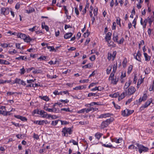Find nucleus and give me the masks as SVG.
I'll list each match as a JSON object with an SVG mask.
<instances>
[{
  "mask_svg": "<svg viewBox=\"0 0 154 154\" xmlns=\"http://www.w3.org/2000/svg\"><path fill=\"white\" fill-rule=\"evenodd\" d=\"M110 80L111 81V83L114 85H116L118 81V79L116 77L115 79L114 78H113L111 79Z\"/></svg>",
  "mask_w": 154,
  "mask_h": 154,
  "instance_id": "25",
  "label": "nucleus"
},
{
  "mask_svg": "<svg viewBox=\"0 0 154 154\" xmlns=\"http://www.w3.org/2000/svg\"><path fill=\"white\" fill-rule=\"evenodd\" d=\"M114 120L113 118H110L103 122L101 125L100 128L101 129H104L107 127L108 125Z\"/></svg>",
  "mask_w": 154,
  "mask_h": 154,
  "instance_id": "2",
  "label": "nucleus"
},
{
  "mask_svg": "<svg viewBox=\"0 0 154 154\" xmlns=\"http://www.w3.org/2000/svg\"><path fill=\"white\" fill-rule=\"evenodd\" d=\"M22 80H21L20 79L16 78L14 81V83H18L19 84H21V82H22Z\"/></svg>",
  "mask_w": 154,
  "mask_h": 154,
  "instance_id": "31",
  "label": "nucleus"
},
{
  "mask_svg": "<svg viewBox=\"0 0 154 154\" xmlns=\"http://www.w3.org/2000/svg\"><path fill=\"white\" fill-rule=\"evenodd\" d=\"M128 148L130 149H136V150L137 149V147L133 145H131L129 146L128 147Z\"/></svg>",
  "mask_w": 154,
  "mask_h": 154,
  "instance_id": "35",
  "label": "nucleus"
},
{
  "mask_svg": "<svg viewBox=\"0 0 154 154\" xmlns=\"http://www.w3.org/2000/svg\"><path fill=\"white\" fill-rule=\"evenodd\" d=\"M1 114L4 116H6V110L5 106H1L0 107V114Z\"/></svg>",
  "mask_w": 154,
  "mask_h": 154,
  "instance_id": "7",
  "label": "nucleus"
},
{
  "mask_svg": "<svg viewBox=\"0 0 154 154\" xmlns=\"http://www.w3.org/2000/svg\"><path fill=\"white\" fill-rule=\"evenodd\" d=\"M125 92H123L121 94L120 96L119 95V98H118L119 101H120V100H122V99H123V98H124L125 97Z\"/></svg>",
  "mask_w": 154,
  "mask_h": 154,
  "instance_id": "27",
  "label": "nucleus"
},
{
  "mask_svg": "<svg viewBox=\"0 0 154 154\" xmlns=\"http://www.w3.org/2000/svg\"><path fill=\"white\" fill-rule=\"evenodd\" d=\"M112 115H113L112 114H110L109 113H104L100 115L98 118H106V117H109L111 116H112Z\"/></svg>",
  "mask_w": 154,
  "mask_h": 154,
  "instance_id": "9",
  "label": "nucleus"
},
{
  "mask_svg": "<svg viewBox=\"0 0 154 154\" xmlns=\"http://www.w3.org/2000/svg\"><path fill=\"white\" fill-rule=\"evenodd\" d=\"M100 94L99 93H89L88 95V97H91V96H94V97H99L100 95Z\"/></svg>",
  "mask_w": 154,
  "mask_h": 154,
  "instance_id": "19",
  "label": "nucleus"
},
{
  "mask_svg": "<svg viewBox=\"0 0 154 154\" xmlns=\"http://www.w3.org/2000/svg\"><path fill=\"white\" fill-rule=\"evenodd\" d=\"M124 41V39L122 37L119 41L117 42V43L119 44H122L123 43Z\"/></svg>",
  "mask_w": 154,
  "mask_h": 154,
  "instance_id": "42",
  "label": "nucleus"
},
{
  "mask_svg": "<svg viewBox=\"0 0 154 154\" xmlns=\"http://www.w3.org/2000/svg\"><path fill=\"white\" fill-rule=\"evenodd\" d=\"M136 145L138 147V150L140 153H142L143 152H146L149 149L147 147H145L143 145L139 144L137 143H136Z\"/></svg>",
  "mask_w": 154,
  "mask_h": 154,
  "instance_id": "4",
  "label": "nucleus"
},
{
  "mask_svg": "<svg viewBox=\"0 0 154 154\" xmlns=\"http://www.w3.org/2000/svg\"><path fill=\"white\" fill-rule=\"evenodd\" d=\"M45 122L44 120L42 121H34V123L35 124H37L38 125H43L44 123Z\"/></svg>",
  "mask_w": 154,
  "mask_h": 154,
  "instance_id": "26",
  "label": "nucleus"
},
{
  "mask_svg": "<svg viewBox=\"0 0 154 154\" xmlns=\"http://www.w3.org/2000/svg\"><path fill=\"white\" fill-rule=\"evenodd\" d=\"M79 123L82 125H85L88 124V121L83 122L80 121Z\"/></svg>",
  "mask_w": 154,
  "mask_h": 154,
  "instance_id": "39",
  "label": "nucleus"
},
{
  "mask_svg": "<svg viewBox=\"0 0 154 154\" xmlns=\"http://www.w3.org/2000/svg\"><path fill=\"white\" fill-rule=\"evenodd\" d=\"M60 120H56L54 121H53L52 122L51 125L55 126L57 124L58 122Z\"/></svg>",
  "mask_w": 154,
  "mask_h": 154,
  "instance_id": "38",
  "label": "nucleus"
},
{
  "mask_svg": "<svg viewBox=\"0 0 154 154\" xmlns=\"http://www.w3.org/2000/svg\"><path fill=\"white\" fill-rule=\"evenodd\" d=\"M112 142H115L116 143H120L123 142L122 139V138H119V139L114 138L111 140Z\"/></svg>",
  "mask_w": 154,
  "mask_h": 154,
  "instance_id": "15",
  "label": "nucleus"
},
{
  "mask_svg": "<svg viewBox=\"0 0 154 154\" xmlns=\"http://www.w3.org/2000/svg\"><path fill=\"white\" fill-rule=\"evenodd\" d=\"M72 34L71 32L66 33L64 35V38L66 39H68L72 36Z\"/></svg>",
  "mask_w": 154,
  "mask_h": 154,
  "instance_id": "17",
  "label": "nucleus"
},
{
  "mask_svg": "<svg viewBox=\"0 0 154 154\" xmlns=\"http://www.w3.org/2000/svg\"><path fill=\"white\" fill-rule=\"evenodd\" d=\"M147 97L146 94H144L143 97H140L139 99V102L140 103L142 101H145Z\"/></svg>",
  "mask_w": 154,
  "mask_h": 154,
  "instance_id": "10",
  "label": "nucleus"
},
{
  "mask_svg": "<svg viewBox=\"0 0 154 154\" xmlns=\"http://www.w3.org/2000/svg\"><path fill=\"white\" fill-rule=\"evenodd\" d=\"M92 65L91 63H89L83 66L82 67L83 68L86 69L91 67Z\"/></svg>",
  "mask_w": 154,
  "mask_h": 154,
  "instance_id": "32",
  "label": "nucleus"
},
{
  "mask_svg": "<svg viewBox=\"0 0 154 154\" xmlns=\"http://www.w3.org/2000/svg\"><path fill=\"white\" fill-rule=\"evenodd\" d=\"M147 20L149 24H150V25H151L152 22H153V20L149 18V17L147 18Z\"/></svg>",
  "mask_w": 154,
  "mask_h": 154,
  "instance_id": "59",
  "label": "nucleus"
},
{
  "mask_svg": "<svg viewBox=\"0 0 154 154\" xmlns=\"http://www.w3.org/2000/svg\"><path fill=\"white\" fill-rule=\"evenodd\" d=\"M131 82L129 80L128 82H126L125 85L124 87V89H128V88L131 85Z\"/></svg>",
  "mask_w": 154,
  "mask_h": 154,
  "instance_id": "29",
  "label": "nucleus"
},
{
  "mask_svg": "<svg viewBox=\"0 0 154 154\" xmlns=\"http://www.w3.org/2000/svg\"><path fill=\"white\" fill-rule=\"evenodd\" d=\"M135 54H134L135 58L137 60L140 62H141V58H140V57L141 56V54L140 51H139L137 52V53L136 54V55H135Z\"/></svg>",
  "mask_w": 154,
  "mask_h": 154,
  "instance_id": "6",
  "label": "nucleus"
},
{
  "mask_svg": "<svg viewBox=\"0 0 154 154\" xmlns=\"http://www.w3.org/2000/svg\"><path fill=\"white\" fill-rule=\"evenodd\" d=\"M66 131H67V133H68L69 134H71L72 133V130L71 128L66 127Z\"/></svg>",
  "mask_w": 154,
  "mask_h": 154,
  "instance_id": "33",
  "label": "nucleus"
},
{
  "mask_svg": "<svg viewBox=\"0 0 154 154\" xmlns=\"http://www.w3.org/2000/svg\"><path fill=\"white\" fill-rule=\"evenodd\" d=\"M14 116L15 118L20 119L23 121H26L27 120V119L25 117H23L19 115H14Z\"/></svg>",
  "mask_w": 154,
  "mask_h": 154,
  "instance_id": "12",
  "label": "nucleus"
},
{
  "mask_svg": "<svg viewBox=\"0 0 154 154\" xmlns=\"http://www.w3.org/2000/svg\"><path fill=\"white\" fill-rule=\"evenodd\" d=\"M39 114L42 116V117L43 118L46 117L47 115V113L43 110H41L39 112Z\"/></svg>",
  "mask_w": 154,
  "mask_h": 154,
  "instance_id": "16",
  "label": "nucleus"
},
{
  "mask_svg": "<svg viewBox=\"0 0 154 154\" xmlns=\"http://www.w3.org/2000/svg\"><path fill=\"white\" fill-rule=\"evenodd\" d=\"M24 58V56H20L19 57L16 58V59L18 60H24L25 59H26V57H25V58Z\"/></svg>",
  "mask_w": 154,
  "mask_h": 154,
  "instance_id": "34",
  "label": "nucleus"
},
{
  "mask_svg": "<svg viewBox=\"0 0 154 154\" xmlns=\"http://www.w3.org/2000/svg\"><path fill=\"white\" fill-rule=\"evenodd\" d=\"M62 132V133L63 136H66L67 137L68 136L67 131L66 130V127H65L63 129Z\"/></svg>",
  "mask_w": 154,
  "mask_h": 154,
  "instance_id": "18",
  "label": "nucleus"
},
{
  "mask_svg": "<svg viewBox=\"0 0 154 154\" xmlns=\"http://www.w3.org/2000/svg\"><path fill=\"white\" fill-rule=\"evenodd\" d=\"M98 9L97 8L94 9V16H96L97 14Z\"/></svg>",
  "mask_w": 154,
  "mask_h": 154,
  "instance_id": "62",
  "label": "nucleus"
},
{
  "mask_svg": "<svg viewBox=\"0 0 154 154\" xmlns=\"http://www.w3.org/2000/svg\"><path fill=\"white\" fill-rule=\"evenodd\" d=\"M52 110L53 112H54L55 113H58L59 112V109H57L54 107L52 109Z\"/></svg>",
  "mask_w": 154,
  "mask_h": 154,
  "instance_id": "47",
  "label": "nucleus"
},
{
  "mask_svg": "<svg viewBox=\"0 0 154 154\" xmlns=\"http://www.w3.org/2000/svg\"><path fill=\"white\" fill-rule=\"evenodd\" d=\"M81 85L77 86L73 88V90H81Z\"/></svg>",
  "mask_w": 154,
  "mask_h": 154,
  "instance_id": "58",
  "label": "nucleus"
},
{
  "mask_svg": "<svg viewBox=\"0 0 154 154\" xmlns=\"http://www.w3.org/2000/svg\"><path fill=\"white\" fill-rule=\"evenodd\" d=\"M53 94L55 95H60V94H61V95L62 94V92H59L58 91H57V90H55L53 92Z\"/></svg>",
  "mask_w": 154,
  "mask_h": 154,
  "instance_id": "49",
  "label": "nucleus"
},
{
  "mask_svg": "<svg viewBox=\"0 0 154 154\" xmlns=\"http://www.w3.org/2000/svg\"><path fill=\"white\" fill-rule=\"evenodd\" d=\"M102 145H103V146L104 147H108V148H111L112 147H113L112 146V144L109 145L108 144H103Z\"/></svg>",
  "mask_w": 154,
  "mask_h": 154,
  "instance_id": "41",
  "label": "nucleus"
},
{
  "mask_svg": "<svg viewBox=\"0 0 154 154\" xmlns=\"http://www.w3.org/2000/svg\"><path fill=\"white\" fill-rule=\"evenodd\" d=\"M47 57L45 56H41L38 59L42 60H45L46 59Z\"/></svg>",
  "mask_w": 154,
  "mask_h": 154,
  "instance_id": "52",
  "label": "nucleus"
},
{
  "mask_svg": "<svg viewBox=\"0 0 154 154\" xmlns=\"http://www.w3.org/2000/svg\"><path fill=\"white\" fill-rule=\"evenodd\" d=\"M116 51L113 52L112 54V60H114L115 57L116 56Z\"/></svg>",
  "mask_w": 154,
  "mask_h": 154,
  "instance_id": "46",
  "label": "nucleus"
},
{
  "mask_svg": "<svg viewBox=\"0 0 154 154\" xmlns=\"http://www.w3.org/2000/svg\"><path fill=\"white\" fill-rule=\"evenodd\" d=\"M88 79H84L81 80L79 81V82L81 83H84L85 82H87L88 81Z\"/></svg>",
  "mask_w": 154,
  "mask_h": 154,
  "instance_id": "54",
  "label": "nucleus"
},
{
  "mask_svg": "<svg viewBox=\"0 0 154 154\" xmlns=\"http://www.w3.org/2000/svg\"><path fill=\"white\" fill-rule=\"evenodd\" d=\"M117 62L113 65L112 71L116 72L117 68Z\"/></svg>",
  "mask_w": 154,
  "mask_h": 154,
  "instance_id": "37",
  "label": "nucleus"
},
{
  "mask_svg": "<svg viewBox=\"0 0 154 154\" xmlns=\"http://www.w3.org/2000/svg\"><path fill=\"white\" fill-rule=\"evenodd\" d=\"M112 54L111 53H108L107 59L109 60H110L111 59Z\"/></svg>",
  "mask_w": 154,
  "mask_h": 154,
  "instance_id": "53",
  "label": "nucleus"
},
{
  "mask_svg": "<svg viewBox=\"0 0 154 154\" xmlns=\"http://www.w3.org/2000/svg\"><path fill=\"white\" fill-rule=\"evenodd\" d=\"M1 13L5 15L9 14L10 10L9 8H2L1 9Z\"/></svg>",
  "mask_w": 154,
  "mask_h": 154,
  "instance_id": "5",
  "label": "nucleus"
},
{
  "mask_svg": "<svg viewBox=\"0 0 154 154\" xmlns=\"http://www.w3.org/2000/svg\"><path fill=\"white\" fill-rule=\"evenodd\" d=\"M46 47L48 49H49L50 51H53L54 50V48L53 46H50L46 45Z\"/></svg>",
  "mask_w": 154,
  "mask_h": 154,
  "instance_id": "45",
  "label": "nucleus"
},
{
  "mask_svg": "<svg viewBox=\"0 0 154 154\" xmlns=\"http://www.w3.org/2000/svg\"><path fill=\"white\" fill-rule=\"evenodd\" d=\"M126 109L127 110V111H128V116H129V115H130V114H131L133 112H134V111L133 110H129L128 109Z\"/></svg>",
  "mask_w": 154,
  "mask_h": 154,
  "instance_id": "64",
  "label": "nucleus"
},
{
  "mask_svg": "<svg viewBox=\"0 0 154 154\" xmlns=\"http://www.w3.org/2000/svg\"><path fill=\"white\" fill-rule=\"evenodd\" d=\"M152 101V99L151 98L148 100L146 102L145 104L143 106H142L141 108H146L149 106L150 104Z\"/></svg>",
  "mask_w": 154,
  "mask_h": 154,
  "instance_id": "8",
  "label": "nucleus"
},
{
  "mask_svg": "<svg viewBox=\"0 0 154 154\" xmlns=\"http://www.w3.org/2000/svg\"><path fill=\"white\" fill-rule=\"evenodd\" d=\"M61 110L62 111H65L66 112H71L72 111L70 110L69 109V108H62L61 109Z\"/></svg>",
  "mask_w": 154,
  "mask_h": 154,
  "instance_id": "51",
  "label": "nucleus"
},
{
  "mask_svg": "<svg viewBox=\"0 0 154 154\" xmlns=\"http://www.w3.org/2000/svg\"><path fill=\"white\" fill-rule=\"evenodd\" d=\"M17 36L18 38L23 39L24 41L26 42H29L32 40L31 38L29 35H26L24 34L21 33H18Z\"/></svg>",
  "mask_w": 154,
  "mask_h": 154,
  "instance_id": "1",
  "label": "nucleus"
},
{
  "mask_svg": "<svg viewBox=\"0 0 154 154\" xmlns=\"http://www.w3.org/2000/svg\"><path fill=\"white\" fill-rule=\"evenodd\" d=\"M127 63V60L126 59H125L122 62V65L124 67H125L126 66V63Z\"/></svg>",
  "mask_w": 154,
  "mask_h": 154,
  "instance_id": "40",
  "label": "nucleus"
},
{
  "mask_svg": "<svg viewBox=\"0 0 154 154\" xmlns=\"http://www.w3.org/2000/svg\"><path fill=\"white\" fill-rule=\"evenodd\" d=\"M127 110L126 109L122 111V115L123 116H128V112L127 111Z\"/></svg>",
  "mask_w": 154,
  "mask_h": 154,
  "instance_id": "28",
  "label": "nucleus"
},
{
  "mask_svg": "<svg viewBox=\"0 0 154 154\" xmlns=\"http://www.w3.org/2000/svg\"><path fill=\"white\" fill-rule=\"evenodd\" d=\"M116 72H113L112 71V72L111 73L109 78V80H110L113 78H114V74Z\"/></svg>",
  "mask_w": 154,
  "mask_h": 154,
  "instance_id": "30",
  "label": "nucleus"
},
{
  "mask_svg": "<svg viewBox=\"0 0 154 154\" xmlns=\"http://www.w3.org/2000/svg\"><path fill=\"white\" fill-rule=\"evenodd\" d=\"M32 72L33 74H38L42 73V71L40 69H33Z\"/></svg>",
  "mask_w": 154,
  "mask_h": 154,
  "instance_id": "21",
  "label": "nucleus"
},
{
  "mask_svg": "<svg viewBox=\"0 0 154 154\" xmlns=\"http://www.w3.org/2000/svg\"><path fill=\"white\" fill-rule=\"evenodd\" d=\"M70 143H72L74 145H78V143L73 140H72L69 141Z\"/></svg>",
  "mask_w": 154,
  "mask_h": 154,
  "instance_id": "50",
  "label": "nucleus"
},
{
  "mask_svg": "<svg viewBox=\"0 0 154 154\" xmlns=\"http://www.w3.org/2000/svg\"><path fill=\"white\" fill-rule=\"evenodd\" d=\"M35 79H34V80H33L32 79H30L29 80H27V82L28 83L30 84L32 83L33 82H35Z\"/></svg>",
  "mask_w": 154,
  "mask_h": 154,
  "instance_id": "56",
  "label": "nucleus"
},
{
  "mask_svg": "<svg viewBox=\"0 0 154 154\" xmlns=\"http://www.w3.org/2000/svg\"><path fill=\"white\" fill-rule=\"evenodd\" d=\"M90 32H89L88 30L83 35L85 37H88L90 35Z\"/></svg>",
  "mask_w": 154,
  "mask_h": 154,
  "instance_id": "44",
  "label": "nucleus"
},
{
  "mask_svg": "<svg viewBox=\"0 0 154 154\" xmlns=\"http://www.w3.org/2000/svg\"><path fill=\"white\" fill-rule=\"evenodd\" d=\"M1 45L4 48H7L8 47V45L6 43L1 44Z\"/></svg>",
  "mask_w": 154,
  "mask_h": 154,
  "instance_id": "57",
  "label": "nucleus"
},
{
  "mask_svg": "<svg viewBox=\"0 0 154 154\" xmlns=\"http://www.w3.org/2000/svg\"><path fill=\"white\" fill-rule=\"evenodd\" d=\"M47 116H48V117H47V118H51V119H57V118H58V117H57L56 116H54L55 117L54 118H53V116H52L51 115H48L47 114Z\"/></svg>",
  "mask_w": 154,
  "mask_h": 154,
  "instance_id": "43",
  "label": "nucleus"
},
{
  "mask_svg": "<svg viewBox=\"0 0 154 154\" xmlns=\"http://www.w3.org/2000/svg\"><path fill=\"white\" fill-rule=\"evenodd\" d=\"M39 97L41 99H42L46 101H48L49 100V98L48 97L46 96H39Z\"/></svg>",
  "mask_w": 154,
  "mask_h": 154,
  "instance_id": "23",
  "label": "nucleus"
},
{
  "mask_svg": "<svg viewBox=\"0 0 154 154\" xmlns=\"http://www.w3.org/2000/svg\"><path fill=\"white\" fill-rule=\"evenodd\" d=\"M112 35L111 33L110 32H109L106 34L105 38L106 41L107 42L109 43V41L111 39V35Z\"/></svg>",
  "mask_w": 154,
  "mask_h": 154,
  "instance_id": "13",
  "label": "nucleus"
},
{
  "mask_svg": "<svg viewBox=\"0 0 154 154\" xmlns=\"http://www.w3.org/2000/svg\"><path fill=\"white\" fill-rule=\"evenodd\" d=\"M118 36L119 34L116 32H115L113 33V40L115 42H116L117 43L118 39Z\"/></svg>",
  "mask_w": 154,
  "mask_h": 154,
  "instance_id": "14",
  "label": "nucleus"
},
{
  "mask_svg": "<svg viewBox=\"0 0 154 154\" xmlns=\"http://www.w3.org/2000/svg\"><path fill=\"white\" fill-rule=\"evenodd\" d=\"M143 54L145 57V61H149L150 59V57L149 56H148L146 53H144Z\"/></svg>",
  "mask_w": 154,
  "mask_h": 154,
  "instance_id": "22",
  "label": "nucleus"
},
{
  "mask_svg": "<svg viewBox=\"0 0 154 154\" xmlns=\"http://www.w3.org/2000/svg\"><path fill=\"white\" fill-rule=\"evenodd\" d=\"M90 59L92 61H94L95 59V56L93 55L90 57Z\"/></svg>",
  "mask_w": 154,
  "mask_h": 154,
  "instance_id": "55",
  "label": "nucleus"
},
{
  "mask_svg": "<svg viewBox=\"0 0 154 154\" xmlns=\"http://www.w3.org/2000/svg\"><path fill=\"white\" fill-rule=\"evenodd\" d=\"M136 91L135 88L132 86H130L127 89L125 90V94L126 95H131L133 94Z\"/></svg>",
  "mask_w": 154,
  "mask_h": 154,
  "instance_id": "3",
  "label": "nucleus"
},
{
  "mask_svg": "<svg viewBox=\"0 0 154 154\" xmlns=\"http://www.w3.org/2000/svg\"><path fill=\"white\" fill-rule=\"evenodd\" d=\"M102 135L103 134H102L97 132L95 134V137L98 140H99Z\"/></svg>",
  "mask_w": 154,
  "mask_h": 154,
  "instance_id": "24",
  "label": "nucleus"
},
{
  "mask_svg": "<svg viewBox=\"0 0 154 154\" xmlns=\"http://www.w3.org/2000/svg\"><path fill=\"white\" fill-rule=\"evenodd\" d=\"M0 64L5 65H9L10 64V63L8 61H7L6 60L0 59Z\"/></svg>",
  "mask_w": 154,
  "mask_h": 154,
  "instance_id": "20",
  "label": "nucleus"
},
{
  "mask_svg": "<svg viewBox=\"0 0 154 154\" xmlns=\"http://www.w3.org/2000/svg\"><path fill=\"white\" fill-rule=\"evenodd\" d=\"M26 72V70L23 66V68L20 69V73L21 75H23Z\"/></svg>",
  "mask_w": 154,
  "mask_h": 154,
  "instance_id": "36",
  "label": "nucleus"
},
{
  "mask_svg": "<svg viewBox=\"0 0 154 154\" xmlns=\"http://www.w3.org/2000/svg\"><path fill=\"white\" fill-rule=\"evenodd\" d=\"M119 94L118 92H116V93H114L112 95V97H113L116 98V97H117L118 96H119Z\"/></svg>",
  "mask_w": 154,
  "mask_h": 154,
  "instance_id": "48",
  "label": "nucleus"
},
{
  "mask_svg": "<svg viewBox=\"0 0 154 154\" xmlns=\"http://www.w3.org/2000/svg\"><path fill=\"white\" fill-rule=\"evenodd\" d=\"M37 27V26H34L33 28H30L29 29V31H31L32 32H33L34 31H35V28H36Z\"/></svg>",
  "mask_w": 154,
  "mask_h": 154,
  "instance_id": "60",
  "label": "nucleus"
},
{
  "mask_svg": "<svg viewBox=\"0 0 154 154\" xmlns=\"http://www.w3.org/2000/svg\"><path fill=\"white\" fill-rule=\"evenodd\" d=\"M35 68L34 67H32L29 68H28L26 69V72L27 73L29 72L30 71L32 70H33V69H34Z\"/></svg>",
  "mask_w": 154,
  "mask_h": 154,
  "instance_id": "61",
  "label": "nucleus"
},
{
  "mask_svg": "<svg viewBox=\"0 0 154 154\" xmlns=\"http://www.w3.org/2000/svg\"><path fill=\"white\" fill-rule=\"evenodd\" d=\"M148 22V20L147 19H145L143 21V19L141 18L140 19V23L143 26V28H145L146 27V23Z\"/></svg>",
  "mask_w": 154,
  "mask_h": 154,
  "instance_id": "11",
  "label": "nucleus"
},
{
  "mask_svg": "<svg viewBox=\"0 0 154 154\" xmlns=\"http://www.w3.org/2000/svg\"><path fill=\"white\" fill-rule=\"evenodd\" d=\"M63 7L64 8V9L65 11V14H66V15L68 14V10L66 9V6H64Z\"/></svg>",
  "mask_w": 154,
  "mask_h": 154,
  "instance_id": "63",
  "label": "nucleus"
}]
</instances>
